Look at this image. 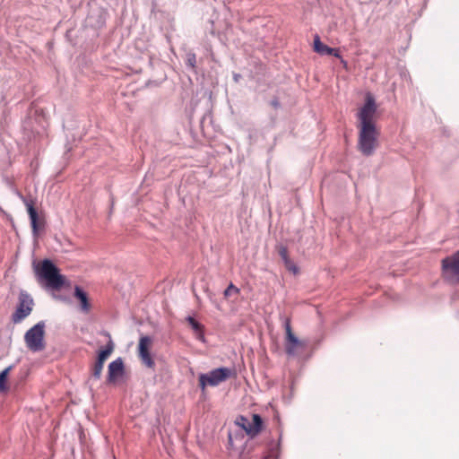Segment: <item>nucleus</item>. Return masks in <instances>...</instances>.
<instances>
[{"mask_svg": "<svg viewBox=\"0 0 459 459\" xmlns=\"http://www.w3.org/2000/svg\"><path fill=\"white\" fill-rule=\"evenodd\" d=\"M377 106L371 95H367L364 106L358 113L359 120V149L366 156L373 154L378 146L379 130L376 126Z\"/></svg>", "mask_w": 459, "mask_h": 459, "instance_id": "obj_1", "label": "nucleus"}, {"mask_svg": "<svg viewBox=\"0 0 459 459\" xmlns=\"http://www.w3.org/2000/svg\"><path fill=\"white\" fill-rule=\"evenodd\" d=\"M36 274L46 286L52 290H60L65 284V277L60 274L58 268L48 259L41 261L35 267Z\"/></svg>", "mask_w": 459, "mask_h": 459, "instance_id": "obj_2", "label": "nucleus"}, {"mask_svg": "<svg viewBox=\"0 0 459 459\" xmlns=\"http://www.w3.org/2000/svg\"><path fill=\"white\" fill-rule=\"evenodd\" d=\"M235 375L234 369L229 368H215L209 373L200 374L199 387L203 392L207 386H216Z\"/></svg>", "mask_w": 459, "mask_h": 459, "instance_id": "obj_3", "label": "nucleus"}, {"mask_svg": "<svg viewBox=\"0 0 459 459\" xmlns=\"http://www.w3.org/2000/svg\"><path fill=\"white\" fill-rule=\"evenodd\" d=\"M24 341L30 351L33 352L43 351L46 347L45 323L40 321L30 328L24 335Z\"/></svg>", "mask_w": 459, "mask_h": 459, "instance_id": "obj_4", "label": "nucleus"}, {"mask_svg": "<svg viewBox=\"0 0 459 459\" xmlns=\"http://www.w3.org/2000/svg\"><path fill=\"white\" fill-rule=\"evenodd\" d=\"M34 302L32 298L26 292L21 291L18 299V306L12 315V321L14 324L22 322L32 311Z\"/></svg>", "mask_w": 459, "mask_h": 459, "instance_id": "obj_5", "label": "nucleus"}, {"mask_svg": "<svg viewBox=\"0 0 459 459\" xmlns=\"http://www.w3.org/2000/svg\"><path fill=\"white\" fill-rule=\"evenodd\" d=\"M105 335L108 337V342L107 343L105 348L100 350L97 360L95 361L91 369V376L96 379L100 378L104 363L107 360V359L112 354L115 349V344L111 340L110 334L108 333H106Z\"/></svg>", "mask_w": 459, "mask_h": 459, "instance_id": "obj_6", "label": "nucleus"}, {"mask_svg": "<svg viewBox=\"0 0 459 459\" xmlns=\"http://www.w3.org/2000/svg\"><path fill=\"white\" fill-rule=\"evenodd\" d=\"M252 422H249V420L245 416H238L236 419V424L241 428L247 436L250 437H256L263 429V420L258 414H253L252 416Z\"/></svg>", "mask_w": 459, "mask_h": 459, "instance_id": "obj_7", "label": "nucleus"}, {"mask_svg": "<svg viewBox=\"0 0 459 459\" xmlns=\"http://www.w3.org/2000/svg\"><path fill=\"white\" fill-rule=\"evenodd\" d=\"M152 341L149 336H143L139 340L138 344V356L146 367L153 368L155 366L154 360L151 355L150 350Z\"/></svg>", "mask_w": 459, "mask_h": 459, "instance_id": "obj_8", "label": "nucleus"}, {"mask_svg": "<svg viewBox=\"0 0 459 459\" xmlns=\"http://www.w3.org/2000/svg\"><path fill=\"white\" fill-rule=\"evenodd\" d=\"M284 327L286 332L285 351L287 354L294 355L297 349L303 347V344L293 333L290 318L285 319Z\"/></svg>", "mask_w": 459, "mask_h": 459, "instance_id": "obj_9", "label": "nucleus"}, {"mask_svg": "<svg viewBox=\"0 0 459 459\" xmlns=\"http://www.w3.org/2000/svg\"><path fill=\"white\" fill-rule=\"evenodd\" d=\"M442 272L446 278L459 276V250L451 256L444 258L441 262Z\"/></svg>", "mask_w": 459, "mask_h": 459, "instance_id": "obj_10", "label": "nucleus"}, {"mask_svg": "<svg viewBox=\"0 0 459 459\" xmlns=\"http://www.w3.org/2000/svg\"><path fill=\"white\" fill-rule=\"evenodd\" d=\"M23 203L27 208L33 234L37 235L39 229L40 221L39 220L38 212L35 208V201L32 198H24Z\"/></svg>", "mask_w": 459, "mask_h": 459, "instance_id": "obj_11", "label": "nucleus"}, {"mask_svg": "<svg viewBox=\"0 0 459 459\" xmlns=\"http://www.w3.org/2000/svg\"><path fill=\"white\" fill-rule=\"evenodd\" d=\"M124 374V363L122 359L118 358L109 363L108 372V381L109 383H115L118 377Z\"/></svg>", "mask_w": 459, "mask_h": 459, "instance_id": "obj_12", "label": "nucleus"}, {"mask_svg": "<svg viewBox=\"0 0 459 459\" xmlns=\"http://www.w3.org/2000/svg\"><path fill=\"white\" fill-rule=\"evenodd\" d=\"M314 51L319 55L333 56L335 57H341L340 50L338 48H333L325 44L322 43L318 35L314 38Z\"/></svg>", "mask_w": 459, "mask_h": 459, "instance_id": "obj_13", "label": "nucleus"}, {"mask_svg": "<svg viewBox=\"0 0 459 459\" xmlns=\"http://www.w3.org/2000/svg\"><path fill=\"white\" fill-rule=\"evenodd\" d=\"M74 297L80 300L81 308L83 311L88 312L90 310L91 306L86 292H84L80 287L76 286L74 289Z\"/></svg>", "mask_w": 459, "mask_h": 459, "instance_id": "obj_14", "label": "nucleus"}, {"mask_svg": "<svg viewBox=\"0 0 459 459\" xmlns=\"http://www.w3.org/2000/svg\"><path fill=\"white\" fill-rule=\"evenodd\" d=\"M186 321L188 322L189 325L193 329V331L195 333L196 337L199 340H204V325H201L199 322H197L192 316L186 317Z\"/></svg>", "mask_w": 459, "mask_h": 459, "instance_id": "obj_15", "label": "nucleus"}, {"mask_svg": "<svg viewBox=\"0 0 459 459\" xmlns=\"http://www.w3.org/2000/svg\"><path fill=\"white\" fill-rule=\"evenodd\" d=\"M12 368L13 367L9 366L6 368H4L2 372H0V392H5L8 390V386L6 385V380Z\"/></svg>", "mask_w": 459, "mask_h": 459, "instance_id": "obj_16", "label": "nucleus"}, {"mask_svg": "<svg viewBox=\"0 0 459 459\" xmlns=\"http://www.w3.org/2000/svg\"><path fill=\"white\" fill-rule=\"evenodd\" d=\"M285 268L293 274L299 273V270L296 264L290 259L283 261Z\"/></svg>", "mask_w": 459, "mask_h": 459, "instance_id": "obj_17", "label": "nucleus"}, {"mask_svg": "<svg viewBox=\"0 0 459 459\" xmlns=\"http://www.w3.org/2000/svg\"><path fill=\"white\" fill-rule=\"evenodd\" d=\"M277 251L279 255L281 257L282 261H285L290 258L288 248L283 245L277 246Z\"/></svg>", "mask_w": 459, "mask_h": 459, "instance_id": "obj_18", "label": "nucleus"}, {"mask_svg": "<svg viewBox=\"0 0 459 459\" xmlns=\"http://www.w3.org/2000/svg\"><path fill=\"white\" fill-rule=\"evenodd\" d=\"M238 292H239V290L235 285L230 283L227 287V289L224 290V297L225 298H229V297H230L233 294H238Z\"/></svg>", "mask_w": 459, "mask_h": 459, "instance_id": "obj_19", "label": "nucleus"}, {"mask_svg": "<svg viewBox=\"0 0 459 459\" xmlns=\"http://www.w3.org/2000/svg\"><path fill=\"white\" fill-rule=\"evenodd\" d=\"M195 62H196V57H195V54H188L187 55V65L189 66H191L192 68H195Z\"/></svg>", "mask_w": 459, "mask_h": 459, "instance_id": "obj_20", "label": "nucleus"}, {"mask_svg": "<svg viewBox=\"0 0 459 459\" xmlns=\"http://www.w3.org/2000/svg\"><path fill=\"white\" fill-rule=\"evenodd\" d=\"M341 59V63L342 65V66L347 69V66H348V64H347V61H345L342 56L339 57Z\"/></svg>", "mask_w": 459, "mask_h": 459, "instance_id": "obj_21", "label": "nucleus"}]
</instances>
